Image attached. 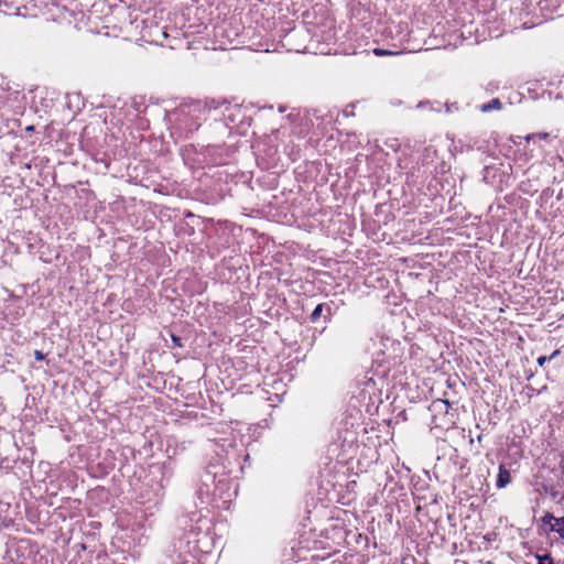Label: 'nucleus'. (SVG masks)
Returning a JSON list of instances; mask_svg holds the SVG:
<instances>
[{"label":"nucleus","mask_w":564,"mask_h":564,"mask_svg":"<svg viewBox=\"0 0 564 564\" xmlns=\"http://www.w3.org/2000/svg\"><path fill=\"white\" fill-rule=\"evenodd\" d=\"M560 469H561V473L564 475V456L562 457V459L560 462Z\"/></svg>","instance_id":"nucleus-11"},{"label":"nucleus","mask_w":564,"mask_h":564,"mask_svg":"<svg viewBox=\"0 0 564 564\" xmlns=\"http://www.w3.org/2000/svg\"><path fill=\"white\" fill-rule=\"evenodd\" d=\"M510 481H511V476H510L509 470H507L503 465H500L496 486L498 488H505L507 485L510 484Z\"/></svg>","instance_id":"nucleus-2"},{"label":"nucleus","mask_w":564,"mask_h":564,"mask_svg":"<svg viewBox=\"0 0 564 564\" xmlns=\"http://www.w3.org/2000/svg\"><path fill=\"white\" fill-rule=\"evenodd\" d=\"M524 139L527 142L535 141L536 139L549 140L550 133H547V132L531 133V134L525 135Z\"/></svg>","instance_id":"nucleus-4"},{"label":"nucleus","mask_w":564,"mask_h":564,"mask_svg":"<svg viewBox=\"0 0 564 564\" xmlns=\"http://www.w3.org/2000/svg\"><path fill=\"white\" fill-rule=\"evenodd\" d=\"M501 102L498 98L492 99L490 102L481 106V111L486 112L492 109H500Z\"/></svg>","instance_id":"nucleus-3"},{"label":"nucleus","mask_w":564,"mask_h":564,"mask_svg":"<svg viewBox=\"0 0 564 564\" xmlns=\"http://www.w3.org/2000/svg\"><path fill=\"white\" fill-rule=\"evenodd\" d=\"M541 521L545 532H555L564 540V517L556 518L552 513L546 512Z\"/></svg>","instance_id":"nucleus-1"},{"label":"nucleus","mask_w":564,"mask_h":564,"mask_svg":"<svg viewBox=\"0 0 564 564\" xmlns=\"http://www.w3.org/2000/svg\"><path fill=\"white\" fill-rule=\"evenodd\" d=\"M323 312V304H318L311 314V321L316 322Z\"/></svg>","instance_id":"nucleus-6"},{"label":"nucleus","mask_w":564,"mask_h":564,"mask_svg":"<svg viewBox=\"0 0 564 564\" xmlns=\"http://www.w3.org/2000/svg\"><path fill=\"white\" fill-rule=\"evenodd\" d=\"M373 53H375V55H377V56H389V55H397V54H400L399 52L387 51V50H383V48H375V50H373Z\"/></svg>","instance_id":"nucleus-7"},{"label":"nucleus","mask_w":564,"mask_h":564,"mask_svg":"<svg viewBox=\"0 0 564 564\" xmlns=\"http://www.w3.org/2000/svg\"><path fill=\"white\" fill-rule=\"evenodd\" d=\"M556 355H558V350H555L550 357H546V356H541L538 358V364L540 366H543L547 360H551L552 358H554Z\"/></svg>","instance_id":"nucleus-8"},{"label":"nucleus","mask_w":564,"mask_h":564,"mask_svg":"<svg viewBox=\"0 0 564 564\" xmlns=\"http://www.w3.org/2000/svg\"><path fill=\"white\" fill-rule=\"evenodd\" d=\"M34 356L36 360H43L45 358V355L41 350H35Z\"/></svg>","instance_id":"nucleus-10"},{"label":"nucleus","mask_w":564,"mask_h":564,"mask_svg":"<svg viewBox=\"0 0 564 564\" xmlns=\"http://www.w3.org/2000/svg\"><path fill=\"white\" fill-rule=\"evenodd\" d=\"M172 339L176 346H181L180 338L176 336H172Z\"/></svg>","instance_id":"nucleus-12"},{"label":"nucleus","mask_w":564,"mask_h":564,"mask_svg":"<svg viewBox=\"0 0 564 564\" xmlns=\"http://www.w3.org/2000/svg\"><path fill=\"white\" fill-rule=\"evenodd\" d=\"M433 406H434V409H438V410L448 412L449 402L447 400L438 399V400L433 402Z\"/></svg>","instance_id":"nucleus-5"},{"label":"nucleus","mask_w":564,"mask_h":564,"mask_svg":"<svg viewBox=\"0 0 564 564\" xmlns=\"http://www.w3.org/2000/svg\"><path fill=\"white\" fill-rule=\"evenodd\" d=\"M539 564H553V561L549 555L540 556Z\"/></svg>","instance_id":"nucleus-9"}]
</instances>
